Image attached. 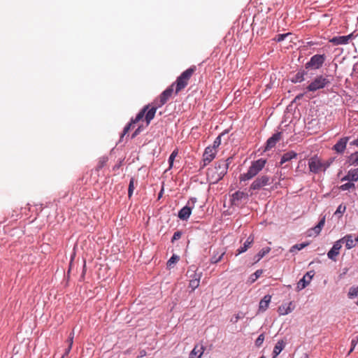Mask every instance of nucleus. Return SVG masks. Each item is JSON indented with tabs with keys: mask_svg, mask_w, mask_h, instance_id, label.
<instances>
[{
	"mask_svg": "<svg viewBox=\"0 0 358 358\" xmlns=\"http://www.w3.org/2000/svg\"><path fill=\"white\" fill-rule=\"evenodd\" d=\"M266 163V159H259L252 162L247 173L241 174L239 179L240 182L245 181L252 179L256 176L264 167Z\"/></svg>",
	"mask_w": 358,
	"mask_h": 358,
	"instance_id": "3",
	"label": "nucleus"
},
{
	"mask_svg": "<svg viewBox=\"0 0 358 358\" xmlns=\"http://www.w3.org/2000/svg\"><path fill=\"white\" fill-rule=\"evenodd\" d=\"M331 83V80L322 75L317 76L314 80L307 86L306 89L309 92H315L318 90L324 88Z\"/></svg>",
	"mask_w": 358,
	"mask_h": 358,
	"instance_id": "5",
	"label": "nucleus"
},
{
	"mask_svg": "<svg viewBox=\"0 0 358 358\" xmlns=\"http://www.w3.org/2000/svg\"><path fill=\"white\" fill-rule=\"evenodd\" d=\"M349 165L358 166V151L352 153L346 161Z\"/></svg>",
	"mask_w": 358,
	"mask_h": 358,
	"instance_id": "27",
	"label": "nucleus"
},
{
	"mask_svg": "<svg viewBox=\"0 0 358 358\" xmlns=\"http://www.w3.org/2000/svg\"><path fill=\"white\" fill-rule=\"evenodd\" d=\"M326 60V55H315L311 57L309 62L305 65L306 69H319L322 66L323 64Z\"/></svg>",
	"mask_w": 358,
	"mask_h": 358,
	"instance_id": "6",
	"label": "nucleus"
},
{
	"mask_svg": "<svg viewBox=\"0 0 358 358\" xmlns=\"http://www.w3.org/2000/svg\"><path fill=\"white\" fill-rule=\"evenodd\" d=\"M231 158L229 157L226 160H220L215 164L214 169H208L206 172L207 178L211 182H217L227 174Z\"/></svg>",
	"mask_w": 358,
	"mask_h": 358,
	"instance_id": "2",
	"label": "nucleus"
},
{
	"mask_svg": "<svg viewBox=\"0 0 358 358\" xmlns=\"http://www.w3.org/2000/svg\"><path fill=\"white\" fill-rule=\"evenodd\" d=\"M329 42L334 45L348 44L345 36H334L329 40Z\"/></svg>",
	"mask_w": 358,
	"mask_h": 358,
	"instance_id": "23",
	"label": "nucleus"
},
{
	"mask_svg": "<svg viewBox=\"0 0 358 358\" xmlns=\"http://www.w3.org/2000/svg\"><path fill=\"white\" fill-rule=\"evenodd\" d=\"M144 355L143 352H141V357H143Z\"/></svg>",
	"mask_w": 358,
	"mask_h": 358,
	"instance_id": "60",
	"label": "nucleus"
},
{
	"mask_svg": "<svg viewBox=\"0 0 358 358\" xmlns=\"http://www.w3.org/2000/svg\"><path fill=\"white\" fill-rule=\"evenodd\" d=\"M240 318H241V317L239 316L238 314H237V315H234V317H233L231 319V322H232L233 323H236Z\"/></svg>",
	"mask_w": 358,
	"mask_h": 358,
	"instance_id": "50",
	"label": "nucleus"
},
{
	"mask_svg": "<svg viewBox=\"0 0 358 358\" xmlns=\"http://www.w3.org/2000/svg\"><path fill=\"white\" fill-rule=\"evenodd\" d=\"M357 343H358V336H356L353 337L351 341V348L350 349L348 354H350L354 350V349Z\"/></svg>",
	"mask_w": 358,
	"mask_h": 358,
	"instance_id": "40",
	"label": "nucleus"
},
{
	"mask_svg": "<svg viewBox=\"0 0 358 358\" xmlns=\"http://www.w3.org/2000/svg\"><path fill=\"white\" fill-rule=\"evenodd\" d=\"M122 166V161H119L113 167V170L114 171H116Z\"/></svg>",
	"mask_w": 358,
	"mask_h": 358,
	"instance_id": "48",
	"label": "nucleus"
},
{
	"mask_svg": "<svg viewBox=\"0 0 358 358\" xmlns=\"http://www.w3.org/2000/svg\"><path fill=\"white\" fill-rule=\"evenodd\" d=\"M303 95H304V94L301 93V94H299L297 96H296L295 98L294 99L292 103L296 102L297 101L301 100L303 98Z\"/></svg>",
	"mask_w": 358,
	"mask_h": 358,
	"instance_id": "49",
	"label": "nucleus"
},
{
	"mask_svg": "<svg viewBox=\"0 0 358 358\" xmlns=\"http://www.w3.org/2000/svg\"><path fill=\"white\" fill-rule=\"evenodd\" d=\"M199 285V278H195L189 280V287L194 290L195 288L198 287Z\"/></svg>",
	"mask_w": 358,
	"mask_h": 358,
	"instance_id": "38",
	"label": "nucleus"
},
{
	"mask_svg": "<svg viewBox=\"0 0 358 358\" xmlns=\"http://www.w3.org/2000/svg\"><path fill=\"white\" fill-rule=\"evenodd\" d=\"M348 271V268H343V273L340 274V278H343L347 273Z\"/></svg>",
	"mask_w": 358,
	"mask_h": 358,
	"instance_id": "54",
	"label": "nucleus"
},
{
	"mask_svg": "<svg viewBox=\"0 0 358 358\" xmlns=\"http://www.w3.org/2000/svg\"><path fill=\"white\" fill-rule=\"evenodd\" d=\"M356 182L358 180V168L350 169L346 176H345L341 181Z\"/></svg>",
	"mask_w": 358,
	"mask_h": 358,
	"instance_id": "17",
	"label": "nucleus"
},
{
	"mask_svg": "<svg viewBox=\"0 0 358 358\" xmlns=\"http://www.w3.org/2000/svg\"><path fill=\"white\" fill-rule=\"evenodd\" d=\"M271 299V296L269 294H266L264 296L259 302V312H264L268 308Z\"/></svg>",
	"mask_w": 358,
	"mask_h": 358,
	"instance_id": "20",
	"label": "nucleus"
},
{
	"mask_svg": "<svg viewBox=\"0 0 358 358\" xmlns=\"http://www.w3.org/2000/svg\"><path fill=\"white\" fill-rule=\"evenodd\" d=\"M270 179V177L266 175H263L257 177L251 184L249 190H260L264 186L271 184Z\"/></svg>",
	"mask_w": 358,
	"mask_h": 358,
	"instance_id": "8",
	"label": "nucleus"
},
{
	"mask_svg": "<svg viewBox=\"0 0 358 358\" xmlns=\"http://www.w3.org/2000/svg\"><path fill=\"white\" fill-rule=\"evenodd\" d=\"M348 296L350 299H353L358 296V286L351 287L349 289Z\"/></svg>",
	"mask_w": 358,
	"mask_h": 358,
	"instance_id": "31",
	"label": "nucleus"
},
{
	"mask_svg": "<svg viewBox=\"0 0 358 358\" xmlns=\"http://www.w3.org/2000/svg\"><path fill=\"white\" fill-rule=\"evenodd\" d=\"M263 273V270L262 269H258L257 270L253 275H255V278L252 279V281H255V280H257L258 278H259L261 276V275Z\"/></svg>",
	"mask_w": 358,
	"mask_h": 358,
	"instance_id": "45",
	"label": "nucleus"
},
{
	"mask_svg": "<svg viewBox=\"0 0 358 358\" xmlns=\"http://www.w3.org/2000/svg\"><path fill=\"white\" fill-rule=\"evenodd\" d=\"M65 357H64V355H62V358H65Z\"/></svg>",
	"mask_w": 358,
	"mask_h": 358,
	"instance_id": "63",
	"label": "nucleus"
},
{
	"mask_svg": "<svg viewBox=\"0 0 358 358\" xmlns=\"http://www.w3.org/2000/svg\"><path fill=\"white\" fill-rule=\"evenodd\" d=\"M350 138V136H345L340 138L333 146L332 150L336 151L338 154L343 153Z\"/></svg>",
	"mask_w": 358,
	"mask_h": 358,
	"instance_id": "13",
	"label": "nucleus"
},
{
	"mask_svg": "<svg viewBox=\"0 0 358 358\" xmlns=\"http://www.w3.org/2000/svg\"><path fill=\"white\" fill-rule=\"evenodd\" d=\"M205 350H206L205 348L203 346V348H202L203 354L204 353Z\"/></svg>",
	"mask_w": 358,
	"mask_h": 358,
	"instance_id": "59",
	"label": "nucleus"
},
{
	"mask_svg": "<svg viewBox=\"0 0 358 358\" xmlns=\"http://www.w3.org/2000/svg\"><path fill=\"white\" fill-rule=\"evenodd\" d=\"M224 255V252H222L220 256L219 257L216 258V257H213L209 259V262L210 263H213V264H215V263H217L219 261L221 260L222 256Z\"/></svg>",
	"mask_w": 358,
	"mask_h": 358,
	"instance_id": "43",
	"label": "nucleus"
},
{
	"mask_svg": "<svg viewBox=\"0 0 358 358\" xmlns=\"http://www.w3.org/2000/svg\"><path fill=\"white\" fill-rule=\"evenodd\" d=\"M297 156H298V154L293 150H290V151H288V152L284 153L282 155V156L281 157V159L280 162V166L282 165L283 164H285L287 162L291 161L293 159H296Z\"/></svg>",
	"mask_w": 358,
	"mask_h": 358,
	"instance_id": "18",
	"label": "nucleus"
},
{
	"mask_svg": "<svg viewBox=\"0 0 358 358\" xmlns=\"http://www.w3.org/2000/svg\"><path fill=\"white\" fill-rule=\"evenodd\" d=\"M311 230L314 231V232H315V234L316 235H318V234L320 233V231H321L322 229H318V228H317V226H315V227H313V229H311Z\"/></svg>",
	"mask_w": 358,
	"mask_h": 358,
	"instance_id": "53",
	"label": "nucleus"
},
{
	"mask_svg": "<svg viewBox=\"0 0 358 358\" xmlns=\"http://www.w3.org/2000/svg\"><path fill=\"white\" fill-rule=\"evenodd\" d=\"M350 145H356L358 146V138L350 143Z\"/></svg>",
	"mask_w": 358,
	"mask_h": 358,
	"instance_id": "55",
	"label": "nucleus"
},
{
	"mask_svg": "<svg viewBox=\"0 0 358 358\" xmlns=\"http://www.w3.org/2000/svg\"><path fill=\"white\" fill-rule=\"evenodd\" d=\"M174 85L175 83H173L160 94L159 98L156 99L154 101V102H155L156 104H157V106L162 107L168 101V100L172 96V94L173 92Z\"/></svg>",
	"mask_w": 358,
	"mask_h": 358,
	"instance_id": "9",
	"label": "nucleus"
},
{
	"mask_svg": "<svg viewBox=\"0 0 358 358\" xmlns=\"http://www.w3.org/2000/svg\"><path fill=\"white\" fill-rule=\"evenodd\" d=\"M339 189L342 191L349 190L350 189H355V185L351 181H349L347 183H345L340 186Z\"/></svg>",
	"mask_w": 358,
	"mask_h": 358,
	"instance_id": "32",
	"label": "nucleus"
},
{
	"mask_svg": "<svg viewBox=\"0 0 358 358\" xmlns=\"http://www.w3.org/2000/svg\"><path fill=\"white\" fill-rule=\"evenodd\" d=\"M335 157H331L326 162H323L324 171L331 166V164L334 162Z\"/></svg>",
	"mask_w": 358,
	"mask_h": 358,
	"instance_id": "42",
	"label": "nucleus"
},
{
	"mask_svg": "<svg viewBox=\"0 0 358 358\" xmlns=\"http://www.w3.org/2000/svg\"><path fill=\"white\" fill-rule=\"evenodd\" d=\"M308 244H309L308 243H302L300 244H296L290 248L289 252H293L295 250H300L304 248L305 247H306Z\"/></svg>",
	"mask_w": 358,
	"mask_h": 358,
	"instance_id": "33",
	"label": "nucleus"
},
{
	"mask_svg": "<svg viewBox=\"0 0 358 358\" xmlns=\"http://www.w3.org/2000/svg\"><path fill=\"white\" fill-rule=\"evenodd\" d=\"M264 341V334H261L255 341V345L259 348Z\"/></svg>",
	"mask_w": 358,
	"mask_h": 358,
	"instance_id": "39",
	"label": "nucleus"
},
{
	"mask_svg": "<svg viewBox=\"0 0 358 358\" xmlns=\"http://www.w3.org/2000/svg\"><path fill=\"white\" fill-rule=\"evenodd\" d=\"M308 166L310 171L315 174L324 171L323 162L317 155H315L308 159Z\"/></svg>",
	"mask_w": 358,
	"mask_h": 358,
	"instance_id": "7",
	"label": "nucleus"
},
{
	"mask_svg": "<svg viewBox=\"0 0 358 358\" xmlns=\"http://www.w3.org/2000/svg\"><path fill=\"white\" fill-rule=\"evenodd\" d=\"M325 223V216H324L317 223L316 226H317L318 229H322Z\"/></svg>",
	"mask_w": 358,
	"mask_h": 358,
	"instance_id": "47",
	"label": "nucleus"
},
{
	"mask_svg": "<svg viewBox=\"0 0 358 358\" xmlns=\"http://www.w3.org/2000/svg\"><path fill=\"white\" fill-rule=\"evenodd\" d=\"M281 136H282V132L279 131V132H276L271 137H270L266 141L264 151L269 150L271 148H274L277 142H278L280 141Z\"/></svg>",
	"mask_w": 358,
	"mask_h": 358,
	"instance_id": "14",
	"label": "nucleus"
},
{
	"mask_svg": "<svg viewBox=\"0 0 358 358\" xmlns=\"http://www.w3.org/2000/svg\"><path fill=\"white\" fill-rule=\"evenodd\" d=\"M352 238L353 236L352 234H348L341 239H340L339 241H341V243L345 241L346 248L348 250H350L355 246V241L353 240Z\"/></svg>",
	"mask_w": 358,
	"mask_h": 358,
	"instance_id": "21",
	"label": "nucleus"
},
{
	"mask_svg": "<svg viewBox=\"0 0 358 358\" xmlns=\"http://www.w3.org/2000/svg\"><path fill=\"white\" fill-rule=\"evenodd\" d=\"M341 248V241H337L334 243L333 247L327 253V257L329 259L336 261V257L339 255V250Z\"/></svg>",
	"mask_w": 358,
	"mask_h": 358,
	"instance_id": "15",
	"label": "nucleus"
},
{
	"mask_svg": "<svg viewBox=\"0 0 358 358\" xmlns=\"http://www.w3.org/2000/svg\"><path fill=\"white\" fill-rule=\"evenodd\" d=\"M228 133V130H224L223 132H222L214 141L213 145H210V147H213L215 150H217V148L219 147V145L221 143V137L225 135Z\"/></svg>",
	"mask_w": 358,
	"mask_h": 358,
	"instance_id": "30",
	"label": "nucleus"
},
{
	"mask_svg": "<svg viewBox=\"0 0 358 358\" xmlns=\"http://www.w3.org/2000/svg\"><path fill=\"white\" fill-rule=\"evenodd\" d=\"M285 346V343L282 340L278 341L273 348L272 353L273 358H275L284 349Z\"/></svg>",
	"mask_w": 358,
	"mask_h": 358,
	"instance_id": "22",
	"label": "nucleus"
},
{
	"mask_svg": "<svg viewBox=\"0 0 358 358\" xmlns=\"http://www.w3.org/2000/svg\"><path fill=\"white\" fill-rule=\"evenodd\" d=\"M291 33L280 34L275 36L274 40L277 42H281L284 41L287 37L291 36Z\"/></svg>",
	"mask_w": 358,
	"mask_h": 358,
	"instance_id": "37",
	"label": "nucleus"
},
{
	"mask_svg": "<svg viewBox=\"0 0 358 358\" xmlns=\"http://www.w3.org/2000/svg\"><path fill=\"white\" fill-rule=\"evenodd\" d=\"M181 236H182V233L180 231H176L173 234V236L172 237L171 241L174 242L175 241H177V240L180 239Z\"/></svg>",
	"mask_w": 358,
	"mask_h": 358,
	"instance_id": "44",
	"label": "nucleus"
},
{
	"mask_svg": "<svg viewBox=\"0 0 358 358\" xmlns=\"http://www.w3.org/2000/svg\"><path fill=\"white\" fill-rule=\"evenodd\" d=\"M292 305V302H290L289 305L287 306L286 305H282L278 307V312L280 315H285L292 311V308H291V306Z\"/></svg>",
	"mask_w": 358,
	"mask_h": 358,
	"instance_id": "26",
	"label": "nucleus"
},
{
	"mask_svg": "<svg viewBox=\"0 0 358 358\" xmlns=\"http://www.w3.org/2000/svg\"><path fill=\"white\" fill-rule=\"evenodd\" d=\"M71 348H72V347H69V346H67V348H66V350H65L64 353L63 354V355H64V357H67V356L69 355V352H71Z\"/></svg>",
	"mask_w": 358,
	"mask_h": 358,
	"instance_id": "51",
	"label": "nucleus"
},
{
	"mask_svg": "<svg viewBox=\"0 0 358 358\" xmlns=\"http://www.w3.org/2000/svg\"><path fill=\"white\" fill-rule=\"evenodd\" d=\"M307 69H300L290 80L293 83H301L305 80L304 76L307 74Z\"/></svg>",
	"mask_w": 358,
	"mask_h": 358,
	"instance_id": "19",
	"label": "nucleus"
},
{
	"mask_svg": "<svg viewBox=\"0 0 358 358\" xmlns=\"http://www.w3.org/2000/svg\"><path fill=\"white\" fill-rule=\"evenodd\" d=\"M247 200L248 194L243 192L237 191L231 195V203L232 206H239L241 204L242 199Z\"/></svg>",
	"mask_w": 358,
	"mask_h": 358,
	"instance_id": "12",
	"label": "nucleus"
},
{
	"mask_svg": "<svg viewBox=\"0 0 358 358\" xmlns=\"http://www.w3.org/2000/svg\"><path fill=\"white\" fill-rule=\"evenodd\" d=\"M150 104L145 106L143 109L141 110V111L137 114L135 119H131V122L124 128L123 132L120 137L121 138H122L124 136L129 132L134 124L138 122L143 118V117H145L147 126L150 124L151 120L155 117L157 108H161L160 106H157V104H156V103L154 101L152 103L151 108H150Z\"/></svg>",
	"mask_w": 358,
	"mask_h": 358,
	"instance_id": "1",
	"label": "nucleus"
},
{
	"mask_svg": "<svg viewBox=\"0 0 358 358\" xmlns=\"http://www.w3.org/2000/svg\"><path fill=\"white\" fill-rule=\"evenodd\" d=\"M271 251V248L266 247L262 248L256 255L254 257L255 263L258 262L261 259H262L266 255H267Z\"/></svg>",
	"mask_w": 358,
	"mask_h": 358,
	"instance_id": "24",
	"label": "nucleus"
},
{
	"mask_svg": "<svg viewBox=\"0 0 358 358\" xmlns=\"http://www.w3.org/2000/svg\"><path fill=\"white\" fill-rule=\"evenodd\" d=\"M314 274L315 273L313 271L307 272L303 275V277L297 282L296 290L300 291L309 285L312 278L314 276Z\"/></svg>",
	"mask_w": 358,
	"mask_h": 358,
	"instance_id": "11",
	"label": "nucleus"
},
{
	"mask_svg": "<svg viewBox=\"0 0 358 358\" xmlns=\"http://www.w3.org/2000/svg\"><path fill=\"white\" fill-rule=\"evenodd\" d=\"M191 214V208L187 206L183 207L178 213V217L180 219L185 220Z\"/></svg>",
	"mask_w": 358,
	"mask_h": 358,
	"instance_id": "25",
	"label": "nucleus"
},
{
	"mask_svg": "<svg viewBox=\"0 0 358 358\" xmlns=\"http://www.w3.org/2000/svg\"><path fill=\"white\" fill-rule=\"evenodd\" d=\"M143 127L141 126H139L135 131L131 135V138H134L136 136H138L141 131H142Z\"/></svg>",
	"mask_w": 358,
	"mask_h": 358,
	"instance_id": "46",
	"label": "nucleus"
},
{
	"mask_svg": "<svg viewBox=\"0 0 358 358\" xmlns=\"http://www.w3.org/2000/svg\"><path fill=\"white\" fill-rule=\"evenodd\" d=\"M189 358H201V346L196 345L191 352Z\"/></svg>",
	"mask_w": 358,
	"mask_h": 358,
	"instance_id": "29",
	"label": "nucleus"
},
{
	"mask_svg": "<svg viewBox=\"0 0 358 358\" xmlns=\"http://www.w3.org/2000/svg\"><path fill=\"white\" fill-rule=\"evenodd\" d=\"M345 210H346V206L345 205L341 204L337 208L334 214L335 215H337V214L343 215L345 213Z\"/></svg>",
	"mask_w": 358,
	"mask_h": 358,
	"instance_id": "41",
	"label": "nucleus"
},
{
	"mask_svg": "<svg viewBox=\"0 0 358 358\" xmlns=\"http://www.w3.org/2000/svg\"><path fill=\"white\" fill-rule=\"evenodd\" d=\"M134 182H135L134 178H131L130 179L129 184V188H128V196L129 198L131 197L134 190Z\"/></svg>",
	"mask_w": 358,
	"mask_h": 358,
	"instance_id": "35",
	"label": "nucleus"
},
{
	"mask_svg": "<svg viewBox=\"0 0 358 358\" xmlns=\"http://www.w3.org/2000/svg\"><path fill=\"white\" fill-rule=\"evenodd\" d=\"M196 70V66H192L185 71L174 83L176 86V94L183 90L188 84L189 78L192 77Z\"/></svg>",
	"mask_w": 358,
	"mask_h": 358,
	"instance_id": "4",
	"label": "nucleus"
},
{
	"mask_svg": "<svg viewBox=\"0 0 358 358\" xmlns=\"http://www.w3.org/2000/svg\"><path fill=\"white\" fill-rule=\"evenodd\" d=\"M353 37H354V35H353V34H352H352H349V35L345 36V38H347V41H348V42H349V41H350V39H352Z\"/></svg>",
	"mask_w": 358,
	"mask_h": 358,
	"instance_id": "56",
	"label": "nucleus"
},
{
	"mask_svg": "<svg viewBox=\"0 0 358 358\" xmlns=\"http://www.w3.org/2000/svg\"><path fill=\"white\" fill-rule=\"evenodd\" d=\"M357 20H358V17H357Z\"/></svg>",
	"mask_w": 358,
	"mask_h": 358,
	"instance_id": "64",
	"label": "nucleus"
},
{
	"mask_svg": "<svg viewBox=\"0 0 358 358\" xmlns=\"http://www.w3.org/2000/svg\"><path fill=\"white\" fill-rule=\"evenodd\" d=\"M254 236L252 234L250 235L246 239V241L244 242L243 245L241 246L238 249H237L236 255L237 256L243 252H245V251L248 250V249L251 248L254 243Z\"/></svg>",
	"mask_w": 358,
	"mask_h": 358,
	"instance_id": "16",
	"label": "nucleus"
},
{
	"mask_svg": "<svg viewBox=\"0 0 358 358\" xmlns=\"http://www.w3.org/2000/svg\"><path fill=\"white\" fill-rule=\"evenodd\" d=\"M178 150L177 149L174 150L171 154L169 159V169H171L173 164V162L175 158L178 156Z\"/></svg>",
	"mask_w": 358,
	"mask_h": 358,
	"instance_id": "34",
	"label": "nucleus"
},
{
	"mask_svg": "<svg viewBox=\"0 0 358 358\" xmlns=\"http://www.w3.org/2000/svg\"><path fill=\"white\" fill-rule=\"evenodd\" d=\"M108 161V158L106 156H102L99 158L97 164L95 167L96 171H99L103 167H104Z\"/></svg>",
	"mask_w": 358,
	"mask_h": 358,
	"instance_id": "28",
	"label": "nucleus"
},
{
	"mask_svg": "<svg viewBox=\"0 0 358 358\" xmlns=\"http://www.w3.org/2000/svg\"><path fill=\"white\" fill-rule=\"evenodd\" d=\"M144 355L143 352H141V357H143Z\"/></svg>",
	"mask_w": 358,
	"mask_h": 358,
	"instance_id": "61",
	"label": "nucleus"
},
{
	"mask_svg": "<svg viewBox=\"0 0 358 358\" xmlns=\"http://www.w3.org/2000/svg\"><path fill=\"white\" fill-rule=\"evenodd\" d=\"M301 358H309V357H308V354H307V353H303V354L301 355Z\"/></svg>",
	"mask_w": 358,
	"mask_h": 358,
	"instance_id": "58",
	"label": "nucleus"
},
{
	"mask_svg": "<svg viewBox=\"0 0 358 358\" xmlns=\"http://www.w3.org/2000/svg\"><path fill=\"white\" fill-rule=\"evenodd\" d=\"M259 358H266V357H265L264 356H262V357H259Z\"/></svg>",
	"mask_w": 358,
	"mask_h": 358,
	"instance_id": "62",
	"label": "nucleus"
},
{
	"mask_svg": "<svg viewBox=\"0 0 358 358\" xmlns=\"http://www.w3.org/2000/svg\"><path fill=\"white\" fill-rule=\"evenodd\" d=\"M179 261V257L176 255H173V256L169 259L167 262V266L169 268H171L173 264L177 263Z\"/></svg>",
	"mask_w": 358,
	"mask_h": 358,
	"instance_id": "36",
	"label": "nucleus"
},
{
	"mask_svg": "<svg viewBox=\"0 0 358 358\" xmlns=\"http://www.w3.org/2000/svg\"><path fill=\"white\" fill-rule=\"evenodd\" d=\"M69 338H72V339H73V338H74V329H73V331L71 332V334H69Z\"/></svg>",
	"mask_w": 358,
	"mask_h": 358,
	"instance_id": "57",
	"label": "nucleus"
},
{
	"mask_svg": "<svg viewBox=\"0 0 358 358\" xmlns=\"http://www.w3.org/2000/svg\"><path fill=\"white\" fill-rule=\"evenodd\" d=\"M66 343H67L68 346L69 345V347H72L73 343V339H72V338H68Z\"/></svg>",
	"mask_w": 358,
	"mask_h": 358,
	"instance_id": "52",
	"label": "nucleus"
},
{
	"mask_svg": "<svg viewBox=\"0 0 358 358\" xmlns=\"http://www.w3.org/2000/svg\"><path fill=\"white\" fill-rule=\"evenodd\" d=\"M217 152V150L210 145L206 148L203 153V168L214 159Z\"/></svg>",
	"mask_w": 358,
	"mask_h": 358,
	"instance_id": "10",
	"label": "nucleus"
}]
</instances>
